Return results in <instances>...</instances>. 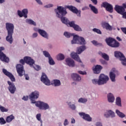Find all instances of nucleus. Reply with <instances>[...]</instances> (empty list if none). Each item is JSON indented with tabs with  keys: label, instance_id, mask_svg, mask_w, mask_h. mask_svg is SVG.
<instances>
[{
	"label": "nucleus",
	"instance_id": "f257e3e1",
	"mask_svg": "<svg viewBox=\"0 0 126 126\" xmlns=\"http://www.w3.org/2000/svg\"><path fill=\"white\" fill-rule=\"evenodd\" d=\"M55 11L57 17L61 18V20L62 23H63L64 24H66V25H67L69 20H68V19L66 17H63L65 16L66 13H67V12H66L65 9H64V8L62 6H59L57 9H55Z\"/></svg>",
	"mask_w": 126,
	"mask_h": 126
},
{
	"label": "nucleus",
	"instance_id": "f03ea898",
	"mask_svg": "<svg viewBox=\"0 0 126 126\" xmlns=\"http://www.w3.org/2000/svg\"><path fill=\"white\" fill-rule=\"evenodd\" d=\"M5 25L6 29L7 31V35L6 37V41L8 42L9 44H12V42H13L12 35L14 30V25L13 24L10 23H6Z\"/></svg>",
	"mask_w": 126,
	"mask_h": 126
},
{
	"label": "nucleus",
	"instance_id": "7ed1b4c3",
	"mask_svg": "<svg viewBox=\"0 0 126 126\" xmlns=\"http://www.w3.org/2000/svg\"><path fill=\"white\" fill-rule=\"evenodd\" d=\"M85 50H86V46H82L78 47L77 49V53L74 52L71 53L70 55L71 58L78 63H81V60H80V58H79V56H78L77 54H78V55H80V54H81L82 52L85 51Z\"/></svg>",
	"mask_w": 126,
	"mask_h": 126
},
{
	"label": "nucleus",
	"instance_id": "20e7f679",
	"mask_svg": "<svg viewBox=\"0 0 126 126\" xmlns=\"http://www.w3.org/2000/svg\"><path fill=\"white\" fill-rule=\"evenodd\" d=\"M105 42L108 46L111 47V48H119V47H120V42L116 41V39L113 38H106Z\"/></svg>",
	"mask_w": 126,
	"mask_h": 126
},
{
	"label": "nucleus",
	"instance_id": "39448f33",
	"mask_svg": "<svg viewBox=\"0 0 126 126\" xmlns=\"http://www.w3.org/2000/svg\"><path fill=\"white\" fill-rule=\"evenodd\" d=\"M71 44H79V45H86V41L83 37L77 35L73 36V40L71 41Z\"/></svg>",
	"mask_w": 126,
	"mask_h": 126
},
{
	"label": "nucleus",
	"instance_id": "423d86ee",
	"mask_svg": "<svg viewBox=\"0 0 126 126\" xmlns=\"http://www.w3.org/2000/svg\"><path fill=\"white\" fill-rule=\"evenodd\" d=\"M25 63L27 64H29L30 66H33V65L35 63V61L31 57L26 56L24 58V60H20V63H21L22 65L25 64Z\"/></svg>",
	"mask_w": 126,
	"mask_h": 126
},
{
	"label": "nucleus",
	"instance_id": "0eeeda50",
	"mask_svg": "<svg viewBox=\"0 0 126 126\" xmlns=\"http://www.w3.org/2000/svg\"><path fill=\"white\" fill-rule=\"evenodd\" d=\"M114 54L115 57L116 58H118L120 61H121L122 64L126 66V59L124 54L119 51H115Z\"/></svg>",
	"mask_w": 126,
	"mask_h": 126
},
{
	"label": "nucleus",
	"instance_id": "6e6552de",
	"mask_svg": "<svg viewBox=\"0 0 126 126\" xmlns=\"http://www.w3.org/2000/svg\"><path fill=\"white\" fill-rule=\"evenodd\" d=\"M126 3H123L122 6H120L119 5H116L114 9L116 10L118 13L121 14L122 15L125 11H126Z\"/></svg>",
	"mask_w": 126,
	"mask_h": 126
},
{
	"label": "nucleus",
	"instance_id": "1a4fd4ad",
	"mask_svg": "<svg viewBox=\"0 0 126 126\" xmlns=\"http://www.w3.org/2000/svg\"><path fill=\"white\" fill-rule=\"evenodd\" d=\"M2 51H4V48L3 47H0V60L2 62L4 63H9V58L6 57V55L2 52Z\"/></svg>",
	"mask_w": 126,
	"mask_h": 126
},
{
	"label": "nucleus",
	"instance_id": "9d476101",
	"mask_svg": "<svg viewBox=\"0 0 126 126\" xmlns=\"http://www.w3.org/2000/svg\"><path fill=\"white\" fill-rule=\"evenodd\" d=\"M35 106L38 107L40 110H48V109L50 108V106L48 103L40 101L36 102Z\"/></svg>",
	"mask_w": 126,
	"mask_h": 126
},
{
	"label": "nucleus",
	"instance_id": "9b49d317",
	"mask_svg": "<svg viewBox=\"0 0 126 126\" xmlns=\"http://www.w3.org/2000/svg\"><path fill=\"white\" fill-rule=\"evenodd\" d=\"M16 68L19 76H23V75L25 74V71L24 70V67L23 66V65L17 64L16 65Z\"/></svg>",
	"mask_w": 126,
	"mask_h": 126
},
{
	"label": "nucleus",
	"instance_id": "f8f14e48",
	"mask_svg": "<svg viewBox=\"0 0 126 126\" xmlns=\"http://www.w3.org/2000/svg\"><path fill=\"white\" fill-rule=\"evenodd\" d=\"M98 80H99V84L100 83V85H103L106 84L107 82L109 81V77L105 75L104 74H101L99 76Z\"/></svg>",
	"mask_w": 126,
	"mask_h": 126
},
{
	"label": "nucleus",
	"instance_id": "ddd939ff",
	"mask_svg": "<svg viewBox=\"0 0 126 126\" xmlns=\"http://www.w3.org/2000/svg\"><path fill=\"white\" fill-rule=\"evenodd\" d=\"M30 99L32 100V104H36L37 102L36 101L33 100L35 99H38L39 98V93L38 91H34L32 92L31 94L29 95Z\"/></svg>",
	"mask_w": 126,
	"mask_h": 126
},
{
	"label": "nucleus",
	"instance_id": "4468645a",
	"mask_svg": "<svg viewBox=\"0 0 126 126\" xmlns=\"http://www.w3.org/2000/svg\"><path fill=\"white\" fill-rule=\"evenodd\" d=\"M66 8H68V9L72 11L73 13L76 14L79 17L81 16V11L78 10V9H77L75 7L72 5H67L66 6Z\"/></svg>",
	"mask_w": 126,
	"mask_h": 126
},
{
	"label": "nucleus",
	"instance_id": "2eb2a0df",
	"mask_svg": "<svg viewBox=\"0 0 126 126\" xmlns=\"http://www.w3.org/2000/svg\"><path fill=\"white\" fill-rule=\"evenodd\" d=\"M3 73L6 76L9 77L12 82H15V78L14 76L10 72H8L6 69L3 68L2 70Z\"/></svg>",
	"mask_w": 126,
	"mask_h": 126
},
{
	"label": "nucleus",
	"instance_id": "dca6fc26",
	"mask_svg": "<svg viewBox=\"0 0 126 126\" xmlns=\"http://www.w3.org/2000/svg\"><path fill=\"white\" fill-rule=\"evenodd\" d=\"M7 84L9 85L8 89L10 93L11 94H14V93H15V91H16V87H15V85H14V83L9 81H7Z\"/></svg>",
	"mask_w": 126,
	"mask_h": 126
},
{
	"label": "nucleus",
	"instance_id": "f3484780",
	"mask_svg": "<svg viewBox=\"0 0 126 126\" xmlns=\"http://www.w3.org/2000/svg\"><path fill=\"white\" fill-rule=\"evenodd\" d=\"M101 5L103 6V7H105L107 11H109V12H110L111 13L113 12V5H112V4L105 1V2H103L102 3Z\"/></svg>",
	"mask_w": 126,
	"mask_h": 126
},
{
	"label": "nucleus",
	"instance_id": "a211bd4d",
	"mask_svg": "<svg viewBox=\"0 0 126 126\" xmlns=\"http://www.w3.org/2000/svg\"><path fill=\"white\" fill-rule=\"evenodd\" d=\"M118 73V71L116 70V68H113L109 73L110 78L112 82L116 81V74Z\"/></svg>",
	"mask_w": 126,
	"mask_h": 126
},
{
	"label": "nucleus",
	"instance_id": "6ab92c4d",
	"mask_svg": "<svg viewBox=\"0 0 126 126\" xmlns=\"http://www.w3.org/2000/svg\"><path fill=\"white\" fill-rule=\"evenodd\" d=\"M40 79H41V81H42V82L44 83L45 85H48V86L50 85V80H49L46 74L43 73Z\"/></svg>",
	"mask_w": 126,
	"mask_h": 126
},
{
	"label": "nucleus",
	"instance_id": "aec40b11",
	"mask_svg": "<svg viewBox=\"0 0 126 126\" xmlns=\"http://www.w3.org/2000/svg\"><path fill=\"white\" fill-rule=\"evenodd\" d=\"M79 115L83 119V120H85V121H87V122H92V118H91L90 115L89 114L82 112L80 113Z\"/></svg>",
	"mask_w": 126,
	"mask_h": 126
},
{
	"label": "nucleus",
	"instance_id": "412c9836",
	"mask_svg": "<svg viewBox=\"0 0 126 126\" xmlns=\"http://www.w3.org/2000/svg\"><path fill=\"white\" fill-rule=\"evenodd\" d=\"M18 14L20 17H25V18H27V14H28V9H24L21 12L20 10H18Z\"/></svg>",
	"mask_w": 126,
	"mask_h": 126
},
{
	"label": "nucleus",
	"instance_id": "4be33fe9",
	"mask_svg": "<svg viewBox=\"0 0 126 126\" xmlns=\"http://www.w3.org/2000/svg\"><path fill=\"white\" fill-rule=\"evenodd\" d=\"M103 69V67L100 65H96L93 67V70L96 74H98L101 72V70Z\"/></svg>",
	"mask_w": 126,
	"mask_h": 126
},
{
	"label": "nucleus",
	"instance_id": "5701e85b",
	"mask_svg": "<svg viewBox=\"0 0 126 126\" xmlns=\"http://www.w3.org/2000/svg\"><path fill=\"white\" fill-rule=\"evenodd\" d=\"M104 117H105V118H110V117H111V118H115L116 115L114 111L109 110H107L106 112L104 114Z\"/></svg>",
	"mask_w": 126,
	"mask_h": 126
},
{
	"label": "nucleus",
	"instance_id": "b1692460",
	"mask_svg": "<svg viewBox=\"0 0 126 126\" xmlns=\"http://www.w3.org/2000/svg\"><path fill=\"white\" fill-rule=\"evenodd\" d=\"M65 62L67 65H68V66H70L71 67H74L75 63L72 59L71 58H67L65 60Z\"/></svg>",
	"mask_w": 126,
	"mask_h": 126
},
{
	"label": "nucleus",
	"instance_id": "393cba45",
	"mask_svg": "<svg viewBox=\"0 0 126 126\" xmlns=\"http://www.w3.org/2000/svg\"><path fill=\"white\" fill-rule=\"evenodd\" d=\"M38 32L40 34V35H41V36L43 37V38H46V39H48L49 36L48 35V33H47V32H46V31L43 30L39 29L38 30Z\"/></svg>",
	"mask_w": 126,
	"mask_h": 126
},
{
	"label": "nucleus",
	"instance_id": "a878e982",
	"mask_svg": "<svg viewBox=\"0 0 126 126\" xmlns=\"http://www.w3.org/2000/svg\"><path fill=\"white\" fill-rule=\"evenodd\" d=\"M102 26L103 28H104L106 30H109V31L113 30V27L108 23H103L102 24Z\"/></svg>",
	"mask_w": 126,
	"mask_h": 126
},
{
	"label": "nucleus",
	"instance_id": "bb28decb",
	"mask_svg": "<svg viewBox=\"0 0 126 126\" xmlns=\"http://www.w3.org/2000/svg\"><path fill=\"white\" fill-rule=\"evenodd\" d=\"M71 77L73 80H75L76 81H79L81 80V77L79 76V75L76 73L72 74Z\"/></svg>",
	"mask_w": 126,
	"mask_h": 126
},
{
	"label": "nucleus",
	"instance_id": "cd10ccee",
	"mask_svg": "<svg viewBox=\"0 0 126 126\" xmlns=\"http://www.w3.org/2000/svg\"><path fill=\"white\" fill-rule=\"evenodd\" d=\"M108 101L109 103H113L115 101V96L111 93H109L107 95Z\"/></svg>",
	"mask_w": 126,
	"mask_h": 126
},
{
	"label": "nucleus",
	"instance_id": "c85d7f7f",
	"mask_svg": "<svg viewBox=\"0 0 126 126\" xmlns=\"http://www.w3.org/2000/svg\"><path fill=\"white\" fill-rule=\"evenodd\" d=\"M89 6L90 7L91 10L93 12H94V13L95 14H98V9H97L95 6H93L91 4H90Z\"/></svg>",
	"mask_w": 126,
	"mask_h": 126
},
{
	"label": "nucleus",
	"instance_id": "c756f323",
	"mask_svg": "<svg viewBox=\"0 0 126 126\" xmlns=\"http://www.w3.org/2000/svg\"><path fill=\"white\" fill-rule=\"evenodd\" d=\"M116 113L118 115V116H119V117H120V118H122V119H123V118H125V117H126V115H125L122 112H121V111H120V110H119L118 109H117L116 110Z\"/></svg>",
	"mask_w": 126,
	"mask_h": 126
},
{
	"label": "nucleus",
	"instance_id": "7c9ffc66",
	"mask_svg": "<svg viewBox=\"0 0 126 126\" xmlns=\"http://www.w3.org/2000/svg\"><path fill=\"white\" fill-rule=\"evenodd\" d=\"M116 105L119 107H122V99H121V97H117L116 100Z\"/></svg>",
	"mask_w": 126,
	"mask_h": 126
},
{
	"label": "nucleus",
	"instance_id": "2f4dec72",
	"mask_svg": "<svg viewBox=\"0 0 126 126\" xmlns=\"http://www.w3.org/2000/svg\"><path fill=\"white\" fill-rule=\"evenodd\" d=\"M13 120H14V117L13 115H11L6 117V123H10Z\"/></svg>",
	"mask_w": 126,
	"mask_h": 126
},
{
	"label": "nucleus",
	"instance_id": "473e14b6",
	"mask_svg": "<svg viewBox=\"0 0 126 126\" xmlns=\"http://www.w3.org/2000/svg\"><path fill=\"white\" fill-rule=\"evenodd\" d=\"M57 58L58 61H63V60H64V56L62 54H58Z\"/></svg>",
	"mask_w": 126,
	"mask_h": 126
},
{
	"label": "nucleus",
	"instance_id": "72a5a7b5",
	"mask_svg": "<svg viewBox=\"0 0 126 126\" xmlns=\"http://www.w3.org/2000/svg\"><path fill=\"white\" fill-rule=\"evenodd\" d=\"M91 42L92 44L94 45V46H99V47H102V46H103V44L102 43H100L96 40H93Z\"/></svg>",
	"mask_w": 126,
	"mask_h": 126
},
{
	"label": "nucleus",
	"instance_id": "f704fd0d",
	"mask_svg": "<svg viewBox=\"0 0 126 126\" xmlns=\"http://www.w3.org/2000/svg\"><path fill=\"white\" fill-rule=\"evenodd\" d=\"M64 36L66 37V38H70V37H72L73 36V34L72 33H70L68 32H65L63 34Z\"/></svg>",
	"mask_w": 126,
	"mask_h": 126
},
{
	"label": "nucleus",
	"instance_id": "c9c22d12",
	"mask_svg": "<svg viewBox=\"0 0 126 126\" xmlns=\"http://www.w3.org/2000/svg\"><path fill=\"white\" fill-rule=\"evenodd\" d=\"M73 28L75 31H82V29H81V28H80L79 26L76 24L75 25V26H74Z\"/></svg>",
	"mask_w": 126,
	"mask_h": 126
},
{
	"label": "nucleus",
	"instance_id": "e433bc0d",
	"mask_svg": "<svg viewBox=\"0 0 126 126\" xmlns=\"http://www.w3.org/2000/svg\"><path fill=\"white\" fill-rule=\"evenodd\" d=\"M92 82L93 83V84H97V85H101V84L99 82V79H93L92 80Z\"/></svg>",
	"mask_w": 126,
	"mask_h": 126
},
{
	"label": "nucleus",
	"instance_id": "4c0bfd02",
	"mask_svg": "<svg viewBox=\"0 0 126 126\" xmlns=\"http://www.w3.org/2000/svg\"><path fill=\"white\" fill-rule=\"evenodd\" d=\"M54 86H60L61 85V81L59 80H54Z\"/></svg>",
	"mask_w": 126,
	"mask_h": 126
},
{
	"label": "nucleus",
	"instance_id": "58836bf2",
	"mask_svg": "<svg viewBox=\"0 0 126 126\" xmlns=\"http://www.w3.org/2000/svg\"><path fill=\"white\" fill-rule=\"evenodd\" d=\"M27 23H29V24H31V25H34V26H36V23L32 20H31V19L27 20Z\"/></svg>",
	"mask_w": 126,
	"mask_h": 126
},
{
	"label": "nucleus",
	"instance_id": "ea45409f",
	"mask_svg": "<svg viewBox=\"0 0 126 126\" xmlns=\"http://www.w3.org/2000/svg\"><path fill=\"white\" fill-rule=\"evenodd\" d=\"M0 110L2 113H4V112H8V109L4 108V107L0 105Z\"/></svg>",
	"mask_w": 126,
	"mask_h": 126
},
{
	"label": "nucleus",
	"instance_id": "a19ab883",
	"mask_svg": "<svg viewBox=\"0 0 126 126\" xmlns=\"http://www.w3.org/2000/svg\"><path fill=\"white\" fill-rule=\"evenodd\" d=\"M78 102L79 103H86L87 102V99L81 97L79 99Z\"/></svg>",
	"mask_w": 126,
	"mask_h": 126
},
{
	"label": "nucleus",
	"instance_id": "79ce46f5",
	"mask_svg": "<svg viewBox=\"0 0 126 126\" xmlns=\"http://www.w3.org/2000/svg\"><path fill=\"white\" fill-rule=\"evenodd\" d=\"M43 55L46 57V58H48V59H50V58H51V55L49 54V52H48L46 51H43Z\"/></svg>",
	"mask_w": 126,
	"mask_h": 126
},
{
	"label": "nucleus",
	"instance_id": "37998d69",
	"mask_svg": "<svg viewBox=\"0 0 126 126\" xmlns=\"http://www.w3.org/2000/svg\"><path fill=\"white\" fill-rule=\"evenodd\" d=\"M93 31L94 32H95V33H97V34H99L100 35H101V34H102V32H101V31L100 30L96 29V28L93 29Z\"/></svg>",
	"mask_w": 126,
	"mask_h": 126
},
{
	"label": "nucleus",
	"instance_id": "c03bdc74",
	"mask_svg": "<svg viewBox=\"0 0 126 126\" xmlns=\"http://www.w3.org/2000/svg\"><path fill=\"white\" fill-rule=\"evenodd\" d=\"M67 25H69L70 27H72V28H73L76 24L75 22L72 21L71 22L69 21Z\"/></svg>",
	"mask_w": 126,
	"mask_h": 126
},
{
	"label": "nucleus",
	"instance_id": "a18cd8bd",
	"mask_svg": "<svg viewBox=\"0 0 126 126\" xmlns=\"http://www.w3.org/2000/svg\"><path fill=\"white\" fill-rule=\"evenodd\" d=\"M6 121L4 120L3 117L0 118V125H5Z\"/></svg>",
	"mask_w": 126,
	"mask_h": 126
},
{
	"label": "nucleus",
	"instance_id": "49530a36",
	"mask_svg": "<svg viewBox=\"0 0 126 126\" xmlns=\"http://www.w3.org/2000/svg\"><path fill=\"white\" fill-rule=\"evenodd\" d=\"M48 60L49 64H51V65H54V64H55V61H54V60H53V58H52V57H50L49 58H48Z\"/></svg>",
	"mask_w": 126,
	"mask_h": 126
},
{
	"label": "nucleus",
	"instance_id": "de8ad7c7",
	"mask_svg": "<svg viewBox=\"0 0 126 126\" xmlns=\"http://www.w3.org/2000/svg\"><path fill=\"white\" fill-rule=\"evenodd\" d=\"M102 58L104 59L105 61H109V56L106 54V53H103L102 54Z\"/></svg>",
	"mask_w": 126,
	"mask_h": 126
},
{
	"label": "nucleus",
	"instance_id": "09e8293b",
	"mask_svg": "<svg viewBox=\"0 0 126 126\" xmlns=\"http://www.w3.org/2000/svg\"><path fill=\"white\" fill-rule=\"evenodd\" d=\"M71 104V102H69L68 103V105L69 107V108H70V109H71V110H75L76 109V107H75V105L74 104Z\"/></svg>",
	"mask_w": 126,
	"mask_h": 126
},
{
	"label": "nucleus",
	"instance_id": "8fccbe9b",
	"mask_svg": "<svg viewBox=\"0 0 126 126\" xmlns=\"http://www.w3.org/2000/svg\"><path fill=\"white\" fill-rule=\"evenodd\" d=\"M33 66V68L35 69V70L38 71L41 69V67L38 65H36L35 66H33V65L32 66V67Z\"/></svg>",
	"mask_w": 126,
	"mask_h": 126
},
{
	"label": "nucleus",
	"instance_id": "3c124183",
	"mask_svg": "<svg viewBox=\"0 0 126 126\" xmlns=\"http://www.w3.org/2000/svg\"><path fill=\"white\" fill-rule=\"evenodd\" d=\"M36 118L38 121H40V122L42 123V120H41V114H38L36 116Z\"/></svg>",
	"mask_w": 126,
	"mask_h": 126
},
{
	"label": "nucleus",
	"instance_id": "603ef678",
	"mask_svg": "<svg viewBox=\"0 0 126 126\" xmlns=\"http://www.w3.org/2000/svg\"><path fill=\"white\" fill-rule=\"evenodd\" d=\"M100 62L102 64H108V63L103 59H100Z\"/></svg>",
	"mask_w": 126,
	"mask_h": 126
},
{
	"label": "nucleus",
	"instance_id": "864d4df0",
	"mask_svg": "<svg viewBox=\"0 0 126 126\" xmlns=\"http://www.w3.org/2000/svg\"><path fill=\"white\" fill-rule=\"evenodd\" d=\"M78 73L79 74H82V75H86L87 74V73L86 71H79Z\"/></svg>",
	"mask_w": 126,
	"mask_h": 126
},
{
	"label": "nucleus",
	"instance_id": "5fc2aeb1",
	"mask_svg": "<svg viewBox=\"0 0 126 126\" xmlns=\"http://www.w3.org/2000/svg\"><path fill=\"white\" fill-rule=\"evenodd\" d=\"M121 30H122V32H123V33L126 35V28H121Z\"/></svg>",
	"mask_w": 126,
	"mask_h": 126
},
{
	"label": "nucleus",
	"instance_id": "6e6d98bb",
	"mask_svg": "<svg viewBox=\"0 0 126 126\" xmlns=\"http://www.w3.org/2000/svg\"><path fill=\"white\" fill-rule=\"evenodd\" d=\"M29 99L28 96H24L22 98V100H24V101H28Z\"/></svg>",
	"mask_w": 126,
	"mask_h": 126
},
{
	"label": "nucleus",
	"instance_id": "4d7b16f0",
	"mask_svg": "<svg viewBox=\"0 0 126 126\" xmlns=\"http://www.w3.org/2000/svg\"><path fill=\"white\" fill-rule=\"evenodd\" d=\"M45 7H46V8H49L50 7H53V4H49L48 5H45Z\"/></svg>",
	"mask_w": 126,
	"mask_h": 126
},
{
	"label": "nucleus",
	"instance_id": "13d9d810",
	"mask_svg": "<svg viewBox=\"0 0 126 126\" xmlns=\"http://www.w3.org/2000/svg\"><path fill=\"white\" fill-rule=\"evenodd\" d=\"M63 125L64 126H67V125H68V121H67V119L65 120Z\"/></svg>",
	"mask_w": 126,
	"mask_h": 126
},
{
	"label": "nucleus",
	"instance_id": "bf43d9fd",
	"mask_svg": "<svg viewBox=\"0 0 126 126\" xmlns=\"http://www.w3.org/2000/svg\"><path fill=\"white\" fill-rule=\"evenodd\" d=\"M122 16H122V17H123V18H125V19H126V11H125V12L123 13Z\"/></svg>",
	"mask_w": 126,
	"mask_h": 126
},
{
	"label": "nucleus",
	"instance_id": "052dcab7",
	"mask_svg": "<svg viewBox=\"0 0 126 126\" xmlns=\"http://www.w3.org/2000/svg\"><path fill=\"white\" fill-rule=\"evenodd\" d=\"M91 1H92V2H93V3H94V4H97V3H98V1H97V0H91Z\"/></svg>",
	"mask_w": 126,
	"mask_h": 126
},
{
	"label": "nucleus",
	"instance_id": "680f3d73",
	"mask_svg": "<svg viewBox=\"0 0 126 126\" xmlns=\"http://www.w3.org/2000/svg\"><path fill=\"white\" fill-rule=\"evenodd\" d=\"M25 77L26 80H29V76H28V74H25Z\"/></svg>",
	"mask_w": 126,
	"mask_h": 126
},
{
	"label": "nucleus",
	"instance_id": "e2e57ef3",
	"mask_svg": "<svg viewBox=\"0 0 126 126\" xmlns=\"http://www.w3.org/2000/svg\"><path fill=\"white\" fill-rule=\"evenodd\" d=\"M37 36H38V33H34L32 34V38H36V37H37Z\"/></svg>",
	"mask_w": 126,
	"mask_h": 126
},
{
	"label": "nucleus",
	"instance_id": "0e129e2a",
	"mask_svg": "<svg viewBox=\"0 0 126 126\" xmlns=\"http://www.w3.org/2000/svg\"><path fill=\"white\" fill-rule=\"evenodd\" d=\"M96 126H103L102 125V123H100V122H97V123H96Z\"/></svg>",
	"mask_w": 126,
	"mask_h": 126
},
{
	"label": "nucleus",
	"instance_id": "69168bd1",
	"mask_svg": "<svg viewBox=\"0 0 126 126\" xmlns=\"http://www.w3.org/2000/svg\"><path fill=\"white\" fill-rule=\"evenodd\" d=\"M38 3V4H43L42 2L41 1V0H35Z\"/></svg>",
	"mask_w": 126,
	"mask_h": 126
},
{
	"label": "nucleus",
	"instance_id": "338daca9",
	"mask_svg": "<svg viewBox=\"0 0 126 126\" xmlns=\"http://www.w3.org/2000/svg\"><path fill=\"white\" fill-rule=\"evenodd\" d=\"M71 124H75V120L73 118L71 119Z\"/></svg>",
	"mask_w": 126,
	"mask_h": 126
},
{
	"label": "nucleus",
	"instance_id": "774afa93",
	"mask_svg": "<svg viewBox=\"0 0 126 126\" xmlns=\"http://www.w3.org/2000/svg\"><path fill=\"white\" fill-rule=\"evenodd\" d=\"M88 9V7L85 6V7L82 8V10H86V9Z\"/></svg>",
	"mask_w": 126,
	"mask_h": 126
}]
</instances>
